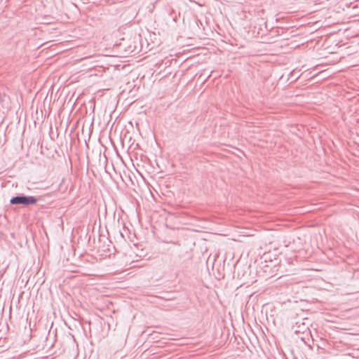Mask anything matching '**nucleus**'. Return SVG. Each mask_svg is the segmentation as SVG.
Listing matches in <instances>:
<instances>
[{"label":"nucleus","instance_id":"nucleus-1","mask_svg":"<svg viewBox=\"0 0 359 359\" xmlns=\"http://www.w3.org/2000/svg\"><path fill=\"white\" fill-rule=\"evenodd\" d=\"M37 201L38 200L35 196L18 195L11 198L10 203L12 205H23L25 206H28L36 204Z\"/></svg>","mask_w":359,"mask_h":359}]
</instances>
